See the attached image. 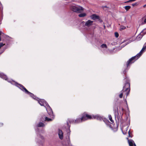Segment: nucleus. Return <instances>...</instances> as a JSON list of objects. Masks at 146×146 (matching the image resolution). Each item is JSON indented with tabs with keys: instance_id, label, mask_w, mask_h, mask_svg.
Instances as JSON below:
<instances>
[{
	"instance_id": "nucleus-1",
	"label": "nucleus",
	"mask_w": 146,
	"mask_h": 146,
	"mask_svg": "<svg viewBox=\"0 0 146 146\" xmlns=\"http://www.w3.org/2000/svg\"><path fill=\"white\" fill-rule=\"evenodd\" d=\"M125 70L123 72V74L125 75V76L124 77V80L125 81V83L123 87V90L121 91V93L119 95V97L122 98L123 95H124V92H125V95L126 97L129 94L130 90V81L128 78L126 76Z\"/></svg>"
},
{
	"instance_id": "nucleus-2",
	"label": "nucleus",
	"mask_w": 146,
	"mask_h": 146,
	"mask_svg": "<svg viewBox=\"0 0 146 146\" xmlns=\"http://www.w3.org/2000/svg\"><path fill=\"white\" fill-rule=\"evenodd\" d=\"M81 117L77 118L75 119V123H78L88 119H96L101 120L102 119L101 117L98 115H90L88 114L87 112H85L81 115Z\"/></svg>"
},
{
	"instance_id": "nucleus-3",
	"label": "nucleus",
	"mask_w": 146,
	"mask_h": 146,
	"mask_svg": "<svg viewBox=\"0 0 146 146\" xmlns=\"http://www.w3.org/2000/svg\"><path fill=\"white\" fill-rule=\"evenodd\" d=\"M113 110L115 113V117L117 118L118 123H121L123 122L122 116L123 114L124 109L122 107H119L118 110L117 105L115 103L113 107Z\"/></svg>"
},
{
	"instance_id": "nucleus-4",
	"label": "nucleus",
	"mask_w": 146,
	"mask_h": 146,
	"mask_svg": "<svg viewBox=\"0 0 146 146\" xmlns=\"http://www.w3.org/2000/svg\"><path fill=\"white\" fill-rule=\"evenodd\" d=\"M146 49V46L144 45L140 52L137 54L136 56L132 57L126 63V66L127 67L132 63L134 62L141 55L143 51Z\"/></svg>"
},
{
	"instance_id": "nucleus-5",
	"label": "nucleus",
	"mask_w": 146,
	"mask_h": 146,
	"mask_svg": "<svg viewBox=\"0 0 146 146\" xmlns=\"http://www.w3.org/2000/svg\"><path fill=\"white\" fill-rule=\"evenodd\" d=\"M15 84L16 85H17V86L18 87H19L20 89H21L23 92H25L26 93L29 95L31 97H32L33 98L35 99V98H36V97L33 94L29 92L25 88L22 84H19L17 82H16Z\"/></svg>"
},
{
	"instance_id": "nucleus-6",
	"label": "nucleus",
	"mask_w": 146,
	"mask_h": 146,
	"mask_svg": "<svg viewBox=\"0 0 146 146\" xmlns=\"http://www.w3.org/2000/svg\"><path fill=\"white\" fill-rule=\"evenodd\" d=\"M70 9L72 11L79 13L82 12L84 10V9L81 7H78L75 6H71Z\"/></svg>"
},
{
	"instance_id": "nucleus-7",
	"label": "nucleus",
	"mask_w": 146,
	"mask_h": 146,
	"mask_svg": "<svg viewBox=\"0 0 146 146\" xmlns=\"http://www.w3.org/2000/svg\"><path fill=\"white\" fill-rule=\"evenodd\" d=\"M48 114L50 116V117L52 118H48L47 117H44V118H45V121H51L54 119V116L53 114V111L52 109L50 111V112L48 113Z\"/></svg>"
},
{
	"instance_id": "nucleus-8",
	"label": "nucleus",
	"mask_w": 146,
	"mask_h": 146,
	"mask_svg": "<svg viewBox=\"0 0 146 146\" xmlns=\"http://www.w3.org/2000/svg\"><path fill=\"white\" fill-rule=\"evenodd\" d=\"M91 19L93 20H96V19L98 20V21L100 22H102V21L100 17L98 16L96 14H93L91 16Z\"/></svg>"
},
{
	"instance_id": "nucleus-9",
	"label": "nucleus",
	"mask_w": 146,
	"mask_h": 146,
	"mask_svg": "<svg viewBox=\"0 0 146 146\" xmlns=\"http://www.w3.org/2000/svg\"><path fill=\"white\" fill-rule=\"evenodd\" d=\"M75 123V120L74 119H70L69 120L67 123V124L68 127V128H69V130L70 131V125H69V123Z\"/></svg>"
},
{
	"instance_id": "nucleus-10",
	"label": "nucleus",
	"mask_w": 146,
	"mask_h": 146,
	"mask_svg": "<svg viewBox=\"0 0 146 146\" xmlns=\"http://www.w3.org/2000/svg\"><path fill=\"white\" fill-rule=\"evenodd\" d=\"M93 21L90 20H88L85 23V25L88 27H89L93 25Z\"/></svg>"
},
{
	"instance_id": "nucleus-11",
	"label": "nucleus",
	"mask_w": 146,
	"mask_h": 146,
	"mask_svg": "<svg viewBox=\"0 0 146 146\" xmlns=\"http://www.w3.org/2000/svg\"><path fill=\"white\" fill-rule=\"evenodd\" d=\"M128 142L129 146H136L134 141L132 139L128 140Z\"/></svg>"
},
{
	"instance_id": "nucleus-12",
	"label": "nucleus",
	"mask_w": 146,
	"mask_h": 146,
	"mask_svg": "<svg viewBox=\"0 0 146 146\" xmlns=\"http://www.w3.org/2000/svg\"><path fill=\"white\" fill-rule=\"evenodd\" d=\"M58 134L60 139H63V133L61 130H59Z\"/></svg>"
},
{
	"instance_id": "nucleus-13",
	"label": "nucleus",
	"mask_w": 146,
	"mask_h": 146,
	"mask_svg": "<svg viewBox=\"0 0 146 146\" xmlns=\"http://www.w3.org/2000/svg\"><path fill=\"white\" fill-rule=\"evenodd\" d=\"M38 102L41 106H44L45 101L44 100H40L38 101Z\"/></svg>"
},
{
	"instance_id": "nucleus-14",
	"label": "nucleus",
	"mask_w": 146,
	"mask_h": 146,
	"mask_svg": "<svg viewBox=\"0 0 146 146\" xmlns=\"http://www.w3.org/2000/svg\"><path fill=\"white\" fill-rule=\"evenodd\" d=\"M0 77L5 80H7V76H6L4 75L3 74H0Z\"/></svg>"
},
{
	"instance_id": "nucleus-15",
	"label": "nucleus",
	"mask_w": 146,
	"mask_h": 146,
	"mask_svg": "<svg viewBox=\"0 0 146 146\" xmlns=\"http://www.w3.org/2000/svg\"><path fill=\"white\" fill-rule=\"evenodd\" d=\"M142 36H143L142 35L139 34L136 37V40H139L142 38Z\"/></svg>"
},
{
	"instance_id": "nucleus-16",
	"label": "nucleus",
	"mask_w": 146,
	"mask_h": 146,
	"mask_svg": "<svg viewBox=\"0 0 146 146\" xmlns=\"http://www.w3.org/2000/svg\"><path fill=\"white\" fill-rule=\"evenodd\" d=\"M86 15V13H81L78 15V16L80 17H84Z\"/></svg>"
},
{
	"instance_id": "nucleus-17",
	"label": "nucleus",
	"mask_w": 146,
	"mask_h": 146,
	"mask_svg": "<svg viewBox=\"0 0 146 146\" xmlns=\"http://www.w3.org/2000/svg\"><path fill=\"white\" fill-rule=\"evenodd\" d=\"M44 126V123L42 122H40L38 123V124L37 125V126L38 127H43Z\"/></svg>"
},
{
	"instance_id": "nucleus-18",
	"label": "nucleus",
	"mask_w": 146,
	"mask_h": 146,
	"mask_svg": "<svg viewBox=\"0 0 146 146\" xmlns=\"http://www.w3.org/2000/svg\"><path fill=\"white\" fill-rule=\"evenodd\" d=\"M131 7L130 6H126L124 7L125 9L127 11L130 9Z\"/></svg>"
},
{
	"instance_id": "nucleus-19",
	"label": "nucleus",
	"mask_w": 146,
	"mask_h": 146,
	"mask_svg": "<svg viewBox=\"0 0 146 146\" xmlns=\"http://www.w3.org/2000/svg\"><path fill=\"white\" fill-rule=\"evenodd\" d=\"M109 118L111 122V123H113L114 121L112 119V117L111 116V115H109Z\"/></svg>"
},
{
	"instance_id": "nucleus-20",
	"label": "nucleus",
	"mask_w": 146,
	"mask_h": 146,
	"mask_svg": "<svg viewBox=\"0 0 146 146\" xmlns=\"http://www.w3.org/2000/svg\"><path fill=\"white\" fill-rule=\"evenodd\" d=\"M126 27L123 26H121L120 27V31H122L125 29Z\"/></svg>"
},
{
	"instance_id": "nucleus-21",
	"label": "nucleus",
	"mask_w": 146,
	"mask_h": 146,
	"mask_svg": "<svg viewBox=\"0 0 146 146\" xmlns=\"http://www.w3.org/2000/svg\"><path fill=\"white\" fill-rule=\"evenodd\" d=\"M101 46L102 48H108L107 45L106 44H102L101 45Z\"/></svg>"
},
{
	"instance_id": "nucleus-22",
	"label": "nucleus",
	"mask_w": 146,
	"mask_h": 146,
	"mask_svg": "<svg viewBox=\"0 0 146 146\" xmlns=\"http://www.w3.org/2000/svg\"><path fill=\"white\" fill-rule=\"evenodd\" d=\"M115 36L116 37V38L118 37L119 36V33L117 32H115Z\"/></svg>"
},
{
	"instance_id": "nucleus-23",
	"label": "nucleus",
	"mask_w": 146,
	"mask_h": 146,
	"mask_svg": "<svg viewBox=\"0 0 146 146\" xmlns=\"http://www.w3.org/2000/svg\"><path fill=\"white\" fill-rule=\"evenodd\" d=\"M5 45V44H3L2 42H0V48Z\"/></svg>"
},
{
	"instance_id": "nucleus-24",
	"label": "nucleus",
	"mask_w": 146,
	"mask_h": 146,
	"mask_svg": "<svg viewBox=\"0 0 146 146\" xmlns=\"http://www.w3.org/2000/svg\"><path fill=\"white\" fill-rule=\"evenodd\" d=\"M138 5V3H133L132 5L134 7L135 6H137Z\"/></svg>"
},
{
	"instance_id": "nucleus-25",
	"label": "nucleus",
	"mask_w": 146,
	"mask_h": 146,
	"mask_svg": "<svg viewBox=\"0 0 146 146\" xmlns=\"http://www.w3.org/2000/svg\"><path fill=\"white\" fill-rule=\"evenodd\" d=\"M128 134H129V136H128L129 137H132L131 136L130 134V130H129L128 131Z\"/></svg>"
},
{
	"instance_id": "nucleus-26",
	"label": "nucleus",
	"mask_w": 146,
	"mask_h": 146,
	"mask_svg": "<svg viewBox=\"0 0 146 146\" xmlns=\"http://www.w3.org/2000/svg\"><path fill=\"white\" fill-rule=\"evenodd\" d=\"M2 33L0 31V41L1 40V35Z\"/></svg>"
},
{
	"instance_id": "nucleus-27",
	"label": "nucleus",
	"mask_w": 146,
	"mask_h": 146,
	"mask_svg": "<svg viewBox=\"0 0 146 146\" xmlns=\"http://www.w3.org/2000/svg\"><path fill=\"white\" fill-rule=\"evenodd\" d=\"M3 125V123H0V127L2 126Z\"/></svg>"
},
{
	"instance_id": "nucleus-28",
	"label": "nucleus",
	"mask_w": 146,
	"mask_h": 146,
	"mask_svg": "<svg viewBox=\"0 0 146 146\" xmlns=\"http://www.w3.org/2000/svg\"><path fill=\"white\" fill-rule=\"evenodd\" d=\"M102 8L104 9V8H107V7L106 6H102Z\"/></svg>"
},
{
	"instance_id": "nucleus-29",
	"label": "nucleus",
	"mask_w": 146,
	"mask_h": 146,
	"mask_svg": "<svg viewBox=\"0 0 146 146\" xmlns=\"http://www.w3.org/2000/svg\"><path fill=\"white\" fill-rule=\"evenodd\" d=\"M144 22L145 23H146V18L145 19V20L144 21Z\"/></svg>"
},
{
	"instance_id": "nucleus-30",
	"label": "nucleus",
	"mask_w": 146,
	"mask_h": 146,
	"mask_svg": "<svg viewBox=\"0 0 146 146\" xmlns=\"http://www.w3.org/2000/svg\"><path fill=\"white\" fill-rule=\"evenodd\" d=\"M143 7L144 8L146 7V4H145V5H144L143 6Z\"/></svg>"
},
{
	"instance_id": "nucleus-31",
	"label": "nucleus",
	"mask_w": 146,
	"mask_h": 146,
	"mask_svg": "<svg viewBox=\"0 0 146 146\" xmlns=\"http://www.w3.org/2000/svg\"><path fill=\"white\" fill-rule=\"evenodd\" d=\"M124 95V96H125V92H124V95Z\"/></svg>"
},
{
	"instance_id": "nucleus-32",
	"label": "nucleus",
	"mask_w": 146,
	"mask_h": 146,
	"mask_svg": "<svg viewBox=\"0 0 146 146\" xmlns=\"http://www.w3.org/2000/svg\"><path fill=\"white\" fill-rule=\"evenodd\" d=\"M144 45L146 46V43Z\"/></svg>"
}]
</instances>
